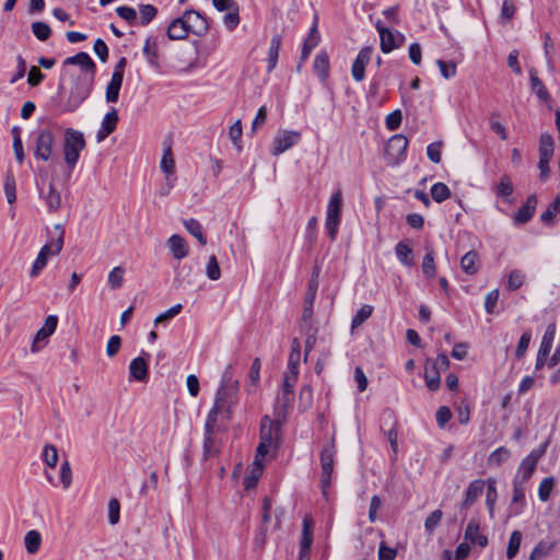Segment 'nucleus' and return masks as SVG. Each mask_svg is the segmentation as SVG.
<instances>
[{
	"mask_svg": "<svg viewBox=\"0 0 560 560\" xmlns=\"http://www.w3.org/2000/svg\"><path fill=\"white\" fill-rule=\"evenodd\" d=\"M94 78L95 74L92 73H79L71 75V86L69 96L62 107L63 112L72 113L81 106L93 90Z\"/></svg>",
	"mask_w": 560,
	"mask_h": 560,
	"instance_id": "nucleus-1",
	"label": "nucleus"
},
{
	"mask_svg": "<svg viewBox=\"0 0 560 560\" xmlns=\"http://www.w3.org/2000/svg\"><path fill=\"white\" fill-rule=\"evenodd\" d=\"M238 390V383L233 382L229 371L222 376L220 386L215 393L213 406L224 412L228 419H231L233 407L236 402V395Z\"/></svg>",
	"mask_w": 560,
	"mask_h": 560,
	"instance_id": "nucleus-2",
	"label": "nucleus"
},
{
	"mask_svg": "<svg viewBox=\"0 0 560 560\" xmlns=\"http://www.w3.org/2000/svg\"><path fill=\"white\" fill-rule=\"evenodd\" d=\"M62 147L65 162L69 170L72 171L80 159L81 151L85 149V139L83 132L73 128H67L65 130Z\"/></svg>",
	"mask_w": 560,
	"mask_h": 560,
	"instance_id": "nucleus-3",
	"label": "nucleus"
},
{
	"mask_svg": "<svg viewBox=\"0 0 560 560\" xmlns=\"http://www.w3.org/2000/svg\"><path fill=\"white\" fill-rule=\"evenodd\" d=\"M341 206H342V194L340 189H337L330 197L327 212L325 228L327 230L330 240H335L338 233V226L341 221Z\"/></svg>",
	"mask_w": 560,
	"mask_h": 560,
	"instance_id": "nucleus-4",
	"label": "nucleus"
},
{
	"mask_svg": "<svg viewBox=\"0 0 560 560\" xmlns=\"http://www.w3.org/2000/svg\"><path fill=\"white\" fill-rule=\"evenodd\" d=\"M336 448L334 441L326 443L320 452V466H322V477L320 485L322 491L326 494L327 489L331 482V475L334 471V462H335Z\"/></svg>",
	"mask_w": 560,
	"mask_h": 560,
	"instance_id": "nucleus-5",
	"label": "nucleus"
},
{
	"mask_svg": "<svg viewBox=\"0 0 560 560\" xmlns=\"http://www.w3.org/2000/svg\"><path fill=\"white\" fill-rule=\"evenodd\" d=\"M547 444H544L539 448L533 450L525 458H523L514 479H518L521 482L529 480L536 469L537 463L544 456Z\"/></svg>",
	"mask_w": 560,
	"mask_h": 560,
	"instance_id": "nucleus-6",
	"label": "nucleus"
},
{
	"mask_svg": "<svg viewBox=\"0 0 560 560\" xmlns=\"http://www.w3.org/2000/svg\"><path fill=\"white\" fill-rule=\"evenodd\" d=\"M553 138L550 135L544 133L540 136L538 168L541 180H546L549 177V162L553 155Z\"/></svg>",
	"mask_w": 560,
	"mask_h": 560,
	"instance_id": "nucleus-7",
	"label": "nucleus"
},
{
	"mask_svg": "<svg viewBox=\"0 0 560 560\" xmlns=\"http://www.w3.org/2000/svg\"><path fill=\"white\" fill-rule=\"evenodd\" d=\"M54 144V133L48 129L42 130L35 141V158L48 161L52 155Z\"/></svg>",
	"mask_w": 560,
	"mask_h": 560,
	"instance_id": "nucleus-8",
	"label": "nucleus"
},
{
	"mask_svg": "<svg viewBox=\"0 0 560 560\" xmlns=\"http://www.w3.org/2000/svg\"><path fill=\"white\" fill-rule=\"evenodd\" d=\"M301 139V132L299 131H290V130H281L279 131L272 142V154L280 155L294 144H296Z\"/></svg>",
	"mask_w": 560,
	"mask_h": 560,
	"instance_id": "nucleus-9",
	"label": "nucleus"
},
{
	"mask_svg": "<svg viewBox=\"0 0 560 560\" xmlns=\"http://www.w3.org/2000/svg\"><path fill=\"white\" fill-rule=\"evenodd\" d=\"M58 325L57 315H49L46 317L44 325L37 330L34 336L31 351L37 352L43 345L47 342V339L55 332Z\"/></svg>",
	"mask_w": 560,
	"mask_h": 560,
	"instance_id": "nucleus-10",
	"label": "nucleus"
},
{
	"mask_svg": "<svg viewBox=\"0 0 560 560\" xmlns=\"http://www.w3.org/2000/svg\"><path fill=\"white\" fill-rule=\"evenodd\" d=\"M65 229L61 224L54 226V232L46 244L40 248L39 253H44L47 259L60 254L63 247Z\"/></svg>",
	"mask_w": 560,
	"mask_h": 560,
	"instance_id": "nucleus-11",
	"label": "nucleus"
},
{
	"mask_svg": "<svg viewBox=\"0 0 560 560\" xmlns=\"http://www.w3.org/2000/svg\"><path fill=\"white\" fill-rule=\"evenodd\" d=\"M188 33L203 36L208 32V23L198 11L187 10L183 15Z\"/></svg>",
	"mask_w": 560,
	"mask_h": 560,
	"instance_id": "nucleus-12",
	"label": "nucleus"
},
{
	"mask_svg": "<svg viewBox=\"0 0 560 560\" xmlns=\"http://www.w3.org/2000/svg\"><path fill=\"white\" fill-rule=\"evenodd\" d=\"M373 48L370 46L363 47L351 67V74L354 81L361 82L365 78V67L370 63L372 58Z\"/></svg>",
	"mask_w": 560,
	"mask_h": 560,
	"instance_id": "nucleus-13",
	"label": "nucleus"
},
{
	"mask_svg": "<svg viewBox=\"0 0 560 560\" xmlns=\"http://www.w3.org/2000/svg\"><path fill=\"white\" fill-rule=\"evenodd\" d=\"M407 148L408 139L402 135H395L388 140L385 152L390 160L399 161L405 156Z\"/></svg>",
	"mask_w": 560,
	"mask_h": 560,
	"instance_id": "nucleus-14",
	"label": "nucleus"
},
{
	"mask_svg": "<svg viewBox=\"0 0 560 560\" xmlns=\"http://www.w3.org/2000/svg\"><path fill=\"white\" fill-rule=\"evenodd\" d=\"M282 421L283 420H278L276 417L273 420L269 416L262 417L260 423V440L273 444V442L279 438Z\"/></svg>",
	"mask_w": 560,
	"mask_h": 560,
	"instance_id": "nucleus-15",
	"label": "nucleus"
},
{
	"mask_svg": "<svg viewBox=\"0 0 560 560\" xmlns=\"http://www.w3.org/2000/svg\"><path fill=\"white\" fill-rule=\"evenodd\" d=\"M486 483L487 481L482 479H475L468 485L465 491L464 500L459 505L460 510H468L477 502L485 490Z\"/></svg>",
	"mask_w": 560,
	"mask_h": 560,
	"instance_id": "nucleus-16",
	"label": "nucleus"
},
{
	"mask_svg": "<svg viewBox=\"0 0 560 560\" xmlns=\"http://www.w3.org/2000/svg\"><path fill=\"white\" fill-rule=\"evenodd\" d=\"M320 42V34L318 32V18L317 15L314 16L313 25L307 34V37L305 38L301 51V62H304L310 57L312 50L317 47V45Z\"/></svg>",
	"mask_w": 560,
	"mask_h": 560,
	"instance_id": "nucleus-17",
	"label": "nucleus"
},
{
	"mask_svg": "<svg viewBox=\"0 0 560 560\" xmlns=\"http://www.w3.org/2000/svg\"><path fill=\"white\" fill-rule=\"evenodd\" d=\"M464 537L466 541L480 548H485L488 545V537L480 533L479 522L475 518L468 522Z\"/></svg>",
	"mask_w": 560,
	"mask_h": 560,
	"instance_id": "nucleus-18",
	"label": "nucleus"
},
{
	"mask_svg": "<svg viewBox=\"0 0 560 560\" xmlns=\"http://www.w3.org/2000/svg\"><path fill=\"white\" fill-rule=\"evenodd\" d=\"M65 66H79L80 73L95 74L96 66L88 52L81 51L74 56L68 57L63 61Z\"/></svg>",
	"mask_w": 560,
	"mask_h": 560,
	"instance_id": "nucleus-19",
	"label": "nucleus"
},
{
	"mask_svg": "<svg viewBox=\"0 0 560 560\" xmlns=\"http://www.w3.org/2000/svg\"><path fill=\"white\" fill-rule=\"evenodd\" d=\"M381 50L384 54H388L393 51L395 48L399 47L404 40V35L399 32H393L389 30H381Z\"/></svg>",
	"mask_w": 560,
	"mask_h": 560,
	"instance_id": "nucleus-20",
	"label": "nucleus"
},
{
	"mask_svg": "<svg viewBox=\"0 0 560 560\" xmlns=\"http://www.w3.org/2000/svg\"><path fill=\"white\" fill-rule=\"evenodd\" d=\"M119 117L117 110L113 108L110 112L106 113L102 120L101 128L96 133V141H104L112 132L115 131L116 126L118 124Z\"/></svg>",
	"mask_w": 560,
	"mask_h": 560,
	"instance_id": "nucleus-21",
	"label": "nucleus"
},
{
	"mask_svg": "<svg viewBox=\"0 0 560 560\" xmlns=\"http://www.w3.org/2000/svg\"><path fill=\"white\" fill-rule=\"evenodd\" d=\"M294 401V393L289 390H281L277 396L273 415L278 420H284L288 410L292 407Z\"/></svg>",
	"mask_w": 560,
	"mask_h": 560,
	"instance_id": "nucleus-22",
	"label": "nucleus"
},
{
	"mask_svg": "<svg viewBox=\"0 0 560 560\" xmlns=\"http://www.w3.org/2000/svg\"><path fill=\"white\" fill-rule=\"evenodd\" d=\"M537 206V198L535 195H530L527 197L525 203L517 210L515 213L513 221L515 224H525L527 223L534 215Z\"/></svg>",
	"mask_w": 560,
	"mask_h": 560,
	"instance_id": "nucleus-23",
	"label": "nucleus"
},
{
	"mask_svg": "<svg viewBox=\"0 0 560 560\" xmlns=\"http://www.w3.org/2000/svg\"><path fill=\"white\" fill-rule=\"evenodd\" d=\"M170 250L175 259H183L189 253L188 243L186 240L178 235L173 234L167 241Z\"/></svg>",
	"mask_w": 560,
	"mask_h": 560,
	"instance_id": "nucleus-24",
	"label": "nucleus"
},
{
	"mask_svg": "<svg viewBox=\"0 0 560 560\" xmlns=\"http://www.w3.org/2000/svg\"><path fill=\"white\" fill-rule=\"evenodd\" d=\"M313 69L322 83L329 77V56L325 50L319 51L313 62Z\"/></svg>",
	"mask_w": 560,
	"mask_h": 560,
	"instance_id": "nucleus-25",
	"label": "nucleus"
},
{
	"mask_svg": "<svg viewBox=\"0 0 560 560\" xmlns=\"http://www.w3.org/2000/svg\"><path fill=\"white\" fill-rule=\"evenodd\" d=\"M130 377L144 382L148 378V362L143 357L135 358L129 364Z\"/></svg>",
	"mask_w": 560,
	"mask_h": 560,
	"instance_id": "nucleus-26",
	"label": "nucleus"
},
{
	"mask_svg": "<svg viewBox=\"0 0 560 560\" xmlns=\"http://www.w3.org/2000/svg\"><path fill=\"white\" fill-rule=\"evenodd\" d=\"M188 34L183 16L173 20L167 27V36L172 40L185 39Z\"/></svg>",
	"mask_w": 560,
	"mask_h": 560,
	"instance_id": "nucleus-27",
	"label": "nucleus"
},
{
	"mask_svg": "<svg viewBox=\"0 0 560 560\" xmlns=\"http://www.w3.org/2000/svg\"><path fill=\"white\" fill-rule=\"evenodd\" d=\"M281 43H282V37L280 34H276L272 36L271 42H270V47L268 50V58H267V71L268 72H271L277 66Z\"/></svg>",
	"mask_w": 560,
	"mask_h": 560,
	"instance_id": "nucleus-28",
	"label": "nucleus"
},
{
	"mask_svg": "<svg viewBox=\"0 0 560 560\" xmlns=\"http://www.w3.org/2000/svg\"><path fill=\"white\" fill-rule=\"evenodd\" d=\"M43 199L46 202L49 212H57L61 206L60 194L55 189L52 184H49L47 191L40 192Z\"/></svg>",
	"mask_w": 560,
	"mask_h": 560,
	"instance_id": "nucleus-29",
	"label": "nucleus"
},
{
	"mask_svg": "<svg viewBox=\"0 0 560 560\" xmlns=\"http://www.w3.org/2000/svg\"><path fill=\"white\" fill-rule=\"evenodd\" d=\"M424 378L425 384L430 390L435 392L436 389H439L441 378L436 364H430V361H427L424 366Z\"/></svg>",
	"mask_w": 560,
	"mask_h": 560,
	"instance_id": "nucleus-30",
	"label": "nucleus"
},
{
	"mask_svg": "<svg viewBox=\"0 0 560 560\" xmlns=\"http://www.w3.org/2000/svg\"><path fill=\"white\" fill-rule=\"evenodd\" d=\"M203 459H209L213 456H217L220 453V445L218 440L215 439V432H205L203 438Z\"/></svg>",
	"mask_w": 560,
	"mask_h": 560,
	"instance_id": "nucleus-31",
	"label": "nucleus"
},
{
	"mask_svg": "<svg viewBox=\"0 0 560 560\" xmlns=\"http://www.w3.org/2000/svg\"><path fill=\"white\" fill-rule=\"evenodd\" d=\"M397 259L407 267L413 266V252L408 243L401 241L395 246Z\"/></svg>",
	"mask_w": 560,
	"mask_h": 560,
	"instance_id": "nucleus-32",
	"label": "nucleus"
},
{
	"mask_svg": "<svg viewBox=\"0 0 560 560\" xmlns=\"http://www.w3.org/2000/svg\"><path fill=\"white\" fill-rule=\"evenodd\" d=\"M124 78L116 74H112L110 81L106 86V101L108 103H115L118 100L119 91L122 84Z\"/></svg>",
	"mask_w": 560,
	"mask_h": 560,
	"instance_id": "nucleus-33",
	"label": "nucleus"
},
{
	"mask_svg": "<svg viewBox=\"0 0 560 560\" xmlns=\"http://www.w3.org/2000/svg\"><path fill=\"white\" fill-rule=\"evenodd\" d=\"M525 482H521L518 479H513V494L512 505L521 504L520 508L515 509L514 514L518 515L522 512V508L525 502Z\"/></svg>",
	"mask_w": 560,
	"mask_h": 560,
	"instance_id": "nucleus-34",
	"label": "nucleus"
},
{
	"mask_svg": "<svg viewBox=\"0 0 560 560\" xmlns=\"http://www.w3.org/2000/svg\"><path fill=\"white\" fill-rule=\"evenodd\" d=\"M556 337V324H549L545 330V334L542 336L540 346L538 351L541 352V355L545 353L547 355L550 354L553 341Z\"/></svg>",
	"mask_w": 560,
	"mask_h": 560,
	"instance_id": "nucleus-35",
	"label": "nucleus"
},
{
	"mask_svg": "<svg viewBox=\"0 0 560 560\" xmlns=\"http://www.w3.org/2000/svg\"><path fill=\"white\" fill-rule=\"evenodd\" d=\"M183 223L187 232L190 233L194 237H196L200 245L203 246L207 244V238L203 235L202 226L198 220L192 218L186 219L183 221Z\"/></svg>",
	"mask_w": 560,
	"mask_h": 560,
	"instance_id": "nucleus-36",
	"label": "nucleus"
},
{
	"mask_svg": "<svg viewBox=\"0 0 560 560\" xmlns=\"http://www.w3.org/2000/svg\"><path fill=\"white\" fill-rule=\"evenodd\" d=\"M530 88L540 101L547 102L549 100V93L542 81L537 77L535 69L530 70Z\"/></svg>",
	"mask_w": 560,
	"mask_h": 560,
	"instance_id": "nucleus-37",
	"label": "nucleus"
},
{
	"mask_svg": "<svg viewBox=\"0 0 560 560\" xmlns=\"http://www.w3.org/2000/svg\"><path fill=\"white\" fill-rule=\"evenodd\" d=\"M487 494H486V506L489 511L490 517H493L494 506L498 500V491L495 486V480L490 478L487 480Z\"/></svg>",
	"mask_w": 560,
	"mask_h": 560,
	"instance_id": "nucleus-38",
	"label": "nucleus"
},
{
	"mask_svg": "<svg viewBox=\"0 0 560 560\" xmlns=\"http://www.w3.org/2000/svg\"><path fill=\"white\" fill-rule=\"evenodd\" d=\"M478 254L474 250L466 253L460 259V267L467 275H475L478 271Z\"/></svg>",
	"mask_w": 560,
	"mask_h": 560,
	"instance_id": "nucleus-39",
	"label": "nucleus"
},
{
	"mask_svg": "<svg viewBox=\"0 0 560 560\" xmlns=\"http://www.w3.org/2000/svg\"><path fill=\"white\" fill-rule=\"evenodd\" d=\"M42 544L40 534L35 530H28L24 537L25 549L28 553L34 555L38 551Z\"/></svg>",
	"mask_w": 560,
	"mask_h": 560,
	"instance_id": "nucleus-40",
	"label": "nucleus"
},
{
	"mask_svg": "<svg viewBox=\"0 0 560 560\" xmlns=\"http://www.w3.org/2000/svg\"><path fill=\"white\" fill-rule=\"evenodd\" d=\"M160 166H161L162 172L166 176H170V175L174 174V172H175V161H174V158H173V152H172L171 144H168L164 149Z\"/></svg>",
	"mask_w": 560,
	"mask_h": 560,
	"instance_id": "nucleus-41",
	"label": "nucleus"
},
{
	"mask_svg": "<svg viewBox=\"0 0 560 560\" xmlns=\"http://www.w3.org/2000/svg\"><path fill=\"white\" fill-rule=\"evenodd\" d=\"M421 267H422V272L427 278L433 279L435 277L436 265H435V260H434L433 249L427 248V253L423 256Z\"/></svg>",
	"mask_w": 560,
	"mask_h": 560,
	"instance_id": "nucleus-42",
	"label": "nucleus"
},
{
	"mask_svg": "<svg viewBox=\"0 0 560 560\" xmlns=\"http://www.w3.org/2000/svg\"><path fill=\"white\" fill-rule=\"evenodd\" d=\"M312 542H313V533L311 529V524L307 520H304L303 521V529H302V538H301V551H300L301 557L304 553H306V555L308 553Z\"/></svg>",
	"mask_w": 560,
	"mask_h": 560,
	"instance_id": "nucleus-43",
	"label": "nucleus"
},
{
	"mask_svg": "<svg viewBox=\"0 0 560 560\" xmlns=\"http://www.w3.org/2000/svg\"><path fill=\"white\" fill-rule=\"evenodd\" d=\"M143 55L145 56L150 65L158 66L159 54L158 44L155 39H152L151 37L147 38L145 44L143 46Z\"/></svg>",
	"mask_w": 560,
	"mask_h": 560,
	"instance_id": "nucleus-44",
	"label": "nucleus"
},
{
	"mask_svg": "<svg viewBox=\"0 0 560 560\" xmlns=\"http://www.w3.org/2000/svg\"><path fill=\"white\" fill-rule=\"evenodd\" d=\"M521 541H522V533L520 530L512 532L510 539H509L508 548H506L508 559L511 560L516 557V555L520 550Z\"/></svg>",
	"mask_w": 560,
	"mask_h": 560,
	"instance_id": "nucleus-45",
	"label": "nucleus"
},
{
	"mask_svg": "<svg viewBox=\"0 0 560 560\" xmlns=\"http://www.w3.org/2000/svg\"><path fill=\"white\" fill-rule=\"evenodd\" d=\"M511 456V452L504 447V446H500L498 447L497 450H494L490 455H489V465H493V466H500L501 464H503L504 462H506Z\"/></svg>",
	"mask_w": 560,
	"mask_h": 560,
	"instance_id": "nucleus-46",
	"label": "nucleus"
},
{
	"mask_svg": "<svg viewBox=\"0 0 560 560\" xmlns=\"http://www.w3.org/2000/svg\"><path fill=\"white\" fill-rule=\"evenodd\" d=\"M451 195L450 188L444 183H435L431 187V197L436 202H443Z\"/></svg>",
	"mask_w": 560,
	"mask_h": 560,
	"instance_id": "nucleus-47",
	"label": "nucleus"
},
{
	"mask_svg": "<svg viewBox=\"0 0 560 560\" xmlns=\"http://www.w3.org/2000/svg\"><path fill=\"white\" fill-rule=\"evenodd\" d=\"M125 269L120 266L114 267L108 275V285L112 290H117L122 285Z\"/></svg>",
	"mask_w": 560,
	"mask_h": 560,
	"instance_id": "nucleus-48",
	"label": "nucleus"
},
{
	"mask_svg": "<svg viewBox=\"0 0 560 560\" xmlns=\"http://www.w3.org/2000/svg\"><path fill=\"white\" fill-rule=\"evenodd\" d=\"M42 459L47 464V466L55 468L58 463L57 447L52 444L45 445L42 452Z\"/></svg>",
	"mask_w": 560,
	"mask_h": 560,
	"instance_id": "nucleus-49",
	"label": "nucleus"
},
{
	"mask_svg": "<svg viewBox=\"0 0 560 560\" xmlns=\"http://www.w3.org/2000/svg\"><path fill=\"white\" fill-rule=\"evenodd\" d=\"M373 313V307L371 305H363L352 317L351 328L354 329L361 326L366 319L371 317Z\"/></svg>",
	"mask_w": 560,
	"mask_h": 560,
	"instance_id": "nucleus-50",
	"label": "nucleus"
},
{
	"mask_svg": "<svg viewBox=\"0 0 560 560\" xmlns=\"http://www.w3.org/2000/svg\"><path fill=\"white\" fill-rule=\"evenodd\" d=\"M242 133H243L242 122L240 119H237L229 129V138L238 152L242 150V144H241Z\"/></svg>",
	"mask_w": 560,
	"mask_h": 560,
	"instance_id": "nucleus-51",
	"label": "nucleus"
},
{
	"mask_svg": "<svg viewBox=\"0 0 560 560\" xmlns=\"http://www.w3.org/2000/svg\"><path fill=\"white\" fill-rule=\"evenodd\" d=\"M560 212V195L548 206L547 210L540 215L542 223L548 224Z\"/></svg>",
	"mask_w": 560,
	"mask_h": 560,
	"instance_id": "nucleus-52",
	"label": "nucleus"
},
{
	"mask_svg": "<svg viewBox=\"0 0 560 560\" xmlns=\"http://www.w3.org/2000/svg\"><path fill=\"white\" fill-rule=\"evenodd\" d=\"M140 23L141 25H148L158 14V10L152 4H140Z\"/></svg>",
	"mask_w": 560,
	"mask_h": 560,
	"instance_id": "nucleus-53",
	"label": "nucleus"
},
{
	"mask_svg": "<svg viewBox=\"0 0 560 560\" xmlns=\"http://www.w3.org/2000/svg\"><path fill=\"white\" fill-rule=\"evenodd\" d=\"M32 32L35 35V37L42 42L48 39L51 34L49 25L45 22L39 21L32 23Z\"/></svg>",
	"mask_w": 560,
	"mask_h": 560,
	"instance_id": "nucleus-54",
	"label": "nucleus"
},
{
	"mask_svg": "<svg viewBox=\"0 0 560 560\" xmlns=\"http://www.w3.org/2000/svg\"><path fill=\"white\" fill-rule=\"evenodd\" d=\"M553 485L555 480L552 477H546L541 480L538 488V497L540 501L546 502L549 499Z\"/></svg>",
	"mask_w": 560,
	"mask_h": 560,
	"instance_id": "nucleus-55",
	"label": "nucleus"
},
{
	"mask_svg": "<svg viewBox=\"0 0 560 560\" xmlns=\"http://www.w3.org/2000/svg\"><path fill=\"white\" fill-rule=\"evenodd\" d=\"M513 194V185L508 175H503L497 186V195L501 197H510Z\"/></svg>",
	"mask_w": 560,
	"mask_h": 560,
	"instance_id": "nucleus-56",
	"label": "nucleus"
},
{
	"mask_svg": "<svg viewBox=\"0 0 560 560\" xmlns=\"http://www.w3.org/2000/svg\"><path fill=\"white\" fill-rule=\"evenodd\" d=\"M443 513L441 510H435L425 518L424 528L429 534H432L439 523L441 522Z\"/></svg>",
	"mask_w": 560,
	"mask_h": 560,
	"instance_id": "nucleus-57",
	"label": "nucleus"
},
{
	"mask_svg": "<svg viewBox=\"0 0 560 560\" xmlns=\"http://www.w3.org/2000/svg\"><path fill=\"white\" fill-rule=\"evenodd\" d=\"M317 277H318V270L316 269V270H314L312 278L308 281V289H307L306 299H305L306 304L313 305V302L315 300V295H316V292L318 289Z\"/></svg>",
	"mask_w": 560,
	"mask_h": 560,
	"instance_id": "nucleus-58",
	"label": "nucleus"
},
{
	"mask_svg": "<svg viewBox=\"0 0 560 560\" xmlns=\"http://www.w3.org/2000/svg\"><path fill=\"white\" fill-rule=\"evenodd\" d=\"M219 413H224V412L222 410H220V409H215V407L212 406V408L208 412V416H207V419H206L205 432H207V433L215 432V427H217V421H218Z\"/></svg>",
	"mask_w": 560,
	"mask_h": 560,
	"instance_id": "nucleus-59",
	"label": "nucleus"
},
{
	"mask_svg": "<svg viewBox=\"0 0 560 560\" xmlns=\"http://www.w3.org/2000/svg\"><path fill=\"white\" fill-rule=\"evenodd\" d=\"M60 480L62 483V487L65 489H68L71 486L72 482V470L70 463L68 460H65L61 463L60 466Z\"/></svg>",
	"mask_w": 560,
	"mask_h": 560,
	"instance_id": "nucleus-60",
	"label": "nucleus"
},
{
	"mask_svg": "<svg viewBox=\"0 0 560 560\" xmlns=\"http://www.w3.org/2000/svg\"><path fill=\"white\" fill-rule=\"evenodd\" d=\"M207 277L210 280H218L221 277V270L217 260V257L214 255L210 256L208 264H207Z\"/></svg>",
	"mask_w": 560,
	"mask_h": 560,
	"instance_id": "nucleus-61",
	"label": "nucleus"
},
{
	"mask_svg": "<svg viewBox=\"0 0 560 560\" xmlns=\"http://www.w3.org/2000/svg\"><path fill=\"white\" fill-rule=\"evenodd\" d=\"M48 259L44 255V253H38L35 261L33 262V266L30 271L31 278H36L39 276L42 270L47 266Z\"/></svg>",
	"mask_w": 560,
	"mask_h": 560,
	"instance_id": "nucleus-62",
	"label": "nucleus"
},
{
	"mask_svg": "<svg viewBox=\"0 0 560 560\" xmlns=\"http://www.w3.org/2000/svg\"><path fill=\"white\" fill-rule=\"evenodd\" d=\"M436 65L441 71V74L445 79H451L456 74V65L454 62H446L444 60L438 59Z\"/></svg>",
	"mask_w": 560,
	"mask_h": 560,
	"instance_id": "nucleus-63",
	"label": "nucleus"
},
{
	"mask_svg": "<svg viewBox=\"0 0 560 560\" xmlns=\"http://www.w3.org/2000/svg\"><path fill=\"white\" fill-rule=\"evenodd\" d=\"M402 115L399 109H396L386 116V127L390 131L396 130L401 124Z\"/></svg>",
	"mask_w": 560,
	"mask_h": 560,
	"instance_id": "nucleus-64",
	"label": "nucleus"
}]
</instances>
